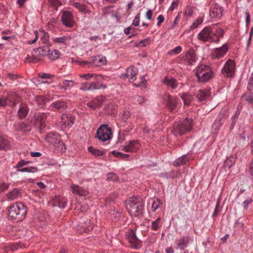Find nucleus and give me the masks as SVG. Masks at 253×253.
Here are the masks:
<instances>
[{
    "instance_id": "nucleus-1",
    "label": "nucleus",
    "mask_w": 253,
    "mask_h": 253,
    "mask_svg": "<svg viewBox=\"0 0 253 253\" xmlns=\"http://www.w3.org/2000/svg\"><path fill=\"white\" fill-rule=\"evenodd\" d=\"M224 32L220 28L214 26L205 27L197 35V39L204 42H210L218 43L221 38L223 37Z\"/></svg>"
},
{
    "instance_id": "nucleus-2",
    "label": "nucleus",
    "mask_w": 253,
    "mask_h": 253,
    "mask_svg": "<svg viewBox=\"0 0 253 253\" xmlns=\"http://www.w3.org/2000/svg\"><path fill=\"white\" fill-rule=\"evenodd\" d=\"M126 209L130 216L136 217L142 214L144 205L138 197H129L126 202Z\"/></svg>"
},
{
    "instance_id": "nucleus-3",
    "label": "nucleus",
    "mask_w": 253,
    "mask_h": 253,
    "mask_svg": "<svg viewBox=\"0 0 253 253\" xmlns=\"http://www.w3.org/2000/svg\"><path fill=\"white\" fill-rule=\"evenodd\" d=\"M192 119L188 118L175 122L173 126L172 132L175 136H182L192 130Z\"/></svg>"
},
{
    "instance_id": "nucleus-4",
    "label": "nucleus",
    "mask_w": 253,
    "mask_h": 253,
    "mask_svg": "<svg viewBox=\"0 0 253 253\" xmlns=\"http://www.w3.org/2000/svg\"><path fill=\"white\" fill-rule=\"evenodd\" d=\"M26 213V207L20 202H17L12 205L10 207L8 211L9 217L18 221L24 219Z\"/></svg>"
},
{
    "instance_id": "nucleus-5",
    "label": "nucleus",
    "mask_w": 253,
    "mask_h": 253,
    "mask_svg": "<svg viewBox=\"0 0 253 253\" xmlns=\"http://www.w3.org/2000/svg\"><path fill=\"white\" fill-rule=\"evenodd\" d=\"M196 76L200 82H205L213 76V72L210 66L203 64H199L196 67Z\"/></svg>"
},
{
    "instance_id": "nucleus-6",
    "label": "nucleus",
    "mask_w": 253,
    "mask_h": 253,
    "mask_svg": "<svg viewBox=\"0 0 253 253\" xmlns=\"http://www.w3.org/2000/svg\"><path fill=\"white\" fill-rule=\"evenodd\" d=\"M179 99L176 96L165 94L162 96V102L170 112H174L179 105Z\"/></svg>"
},
{
    "instance_id": "nucleus-7",
    "label": "nucleus",
    "mask_w": 253,
    "mask_h": 253,
    "mask_svg": "<svg viewBox=\"0 0 253 253\" xmlns=\"http://www.w3.org/2000/svg\"><path fill=\"white\" fill-rule=\"evenodd\" d=\"M111 129L108 125L102 124L97 130L96 137L102 141L111 139Z\"/></svg>"
},
{
    "instance_id": "nucleus-8",
    "label": "nucleus",
    "mask_w": 253,
    "mask_h": 253,
    "mask_svg": "<svg viewBox=\"0 0 253 253\" xmlns=\"http://www.w3.org/2000/svg\"><path fill=\"white\" fill-rule=\"evenodd\" d=\"M47 114L44 113H36L31 120L33 126L39 127L40 129L44 128L46 126Z\"/></svg>"
},
{
    "instance_id": "nucleus-9",
    "label": "nucleus",
    "mask_w": 253,
    "mask_h": 253,
    "mask_svg": "<svg viewBox=\"0 0 253 253\" xmlns=\"http://www.w3.org/2000/svg\"><path fill=\"white\" fill-rule=\"evenodd\" d=\"M179 58L181 61L190 66L193 65L198 59L195 51L193 48H190L184 55H181Z\"/></svg>"
},
{
    "instance_id": "nucleus-10",
    "label": "nucleus",
    "mask_w": 253,
    "mask_h": 253,
    "mask_svg": "<svg viewBox=\"0 0 253 253\" xmlns=\"http://www.w3.org/2000/svg\"><path fill=\"white\" fill-rule=\"evenodd\" d=\"M45 140L50 144L54 145L55 147L60 148L61 151L66 150V146L62 141L58 139L57 134L53 132H49L45 136Z\"/></svg>"
},
{
    "instance_id": "nucleus-11",
    "label": "nucleus",
    "mask_w": 253,
    "mask_h": 253,
    "mask_svg": "<svg viewBox=\"0 0 253 253\" xmlns=\"http://www.w3.org/2000/svg\"><path fill=\"white\" fill-rule=\"evenodd\" d=\"M235 69V63L231 59H228L225 63L221 70L222 74L226 77L232 78L233 77Z\"/></svg>"
},
{
    "instance_id": "nucleus-12",
    "label": "nucleus",
    "mask_w": 253,
    "mask_h": 253,
    "mask_svg": "<svg viewBox=\"0 0 253 253\" xmlns=\"http://www.w3.org/2000/svg\"><path fill=\"white\" fill-rule=\"evenodd\" d=\"M61 19L62 24L67 27L72 28L75 24L73 14L70 11H63Z\"/></svg>"
},
{
    "instance_id": "nucleus-13",
    "label": "nucleus",
    "mask_w": 253,
    "mask_h": 253,
    "mask_svg": "<svg viewBox=\"0 0 253 253\" xmlns=\"http://www.w3.org/2000/svg\"><path fill=\"white\" fill-rule=\"evenodd\" d=\"M126 239L130 246L135 249H139L141 247V241L137 238L133 230H129L126 233Z\"/></svg>"
},
{
    "instance_id": "nucleus-14",
    "label": "nucleus",
    "mask_w": 253,
    "mask_h": 253,
    "mask_svg": "<svg viewBox=\"0 0 253 253\" xmlns=\"http://www.w3.org/2000/svg\"><path fill=\"white\" fill-rule=\"evenodd\" d=\"M34 33L35 34V38L33 41H29L28 42L29 44H33L38 40V38H40V43H44L45 45H48L49 44L50 42L49 40V35L47 33L41 31H40L39 32L37 31H35Z\"/></svg>"
},
{
    "instance_id": "nucleus-15",
    "label": "nucleus",
    "mask_w": 253,
    "mask_h": 253,
    "mask_svg": "<svg viewBox=\"0 0 253 253\" xmlns=\"http://www.w3.org/2000/svg\"><path fill=\"white\" fill-rule=\"evenodd\" d=\"M225 120V117L224 113L221 112L219 113L212 125V132L214 133H217L220 130V127L224 123Z\"/></svg>"
},
{
    "instance_id": "nucleus-16",
    "label": "nucleus",
    "mask_w": 253,
    "mask_h": 253,
    "mask_svg": "<svg viewBox=\"0 0 253 253\" xmlns=\"http://www.w3.org/2000/svg\"><path fill=\"white\" fill-rule=\"evenodd\" d=\"M229 49L227 44H224L221 47L213 48L211 51L213 59H219L223 57Z\"/></svg>"
},
{
    "instance_id": "nucleus-17",
    "label": "nucleus",
    "mask_w": 253,
    "mask_h": 253,
    "mask_svg": "<svg viewBox=\"0 0 253 253\" xmlns=\"http://www.w3.org/2000/svg\"><path fill=\"white\" fill-rule=\"evenodd\" d=\"M138 73V70L134 66H129L127 69L126 73H123L120 76L123 79L127 78L129 82H133L136 80V75Z\"/></svg>"
},
{
    "instance_id": "nucleus-18",
    "label": "nucleus",
    "mask_w": 253,
    "mask_h": 253,
    "mask_svg": "<svg viewBox=\"0 0 253 253\" xmlns=\"http://www.w3.org/2000/svg\"><path fill=\"white\" fill-rule=\"evenodd\" d=\"M223 8L219 4L215 3L210 9V16L211 18L220 19L223 15Z\"/></svg>"
},
{
    "instance_id": "nucleus-19",
    "label": "nucleus",
    "mask_w": 253,
    "mask_h": 253,
    "mask_svg": "<svg viewBox=\"0 0 253 253\" xmlns=\"http://www.w3.org/2000/svg\"><path fill=\"white\" fill-rule=\"evenodd\" d=\"M140 144L137 140L130 141L128 144L122 147L121 150L126 152H136L139 149Z\"/></svg>"
},
{
    "instance_id": "nucleus-20",
    "label": "nucleus",
    "mask_w": 253,
    "mask_h": 253,
    "mask_svg": "<svg viewBox=\"0 0 253 253\" xmlns=\"http://www.w3.org/2000/svg\"><path fill=\"white\" fill-rule=\"evenodd\" d=\"M15 126L17 127V129L18 130L24 132H27L32 130L33 125L31 124V121H25L15 124Z\"/></svg>"
},
{
    "instance_id": "nucleus-21",
    "label": "nucleus",
    "mask_w": 253,
    "mask_h": 253,
    "mask_svg": "<svg viewBox=\"0 0 253 253\" xmlns=\"http://www.w3.org/2000/svg\"><path fill=\"white\" fill-rule=\"evenodd\" d=\"M50 106L56 109L57 111L62 112L67 109V104L65 100L60 99L52 103Z\"/></svg>"
},
{
    "instance_id": "nucleus-22",
    "label": "nucleus",
    "mask_w": 253,
    "mask_h": 253,
    "mask_svg": "<svg viewBox=\"0 0 253 253\" xmlns=\"http://www.w3.org/2000/svg\"><path fill=\"white\" fill-rule=\"evenodd\" d=\"M163 83L167 85L168 88L172 90L176 88L179 84L176 79L173 78H169L168 77H166L164 79Z\"/></svg>"
},
{
    "instance_id": "nucleus-23",
    "label": "nucleus",
    "mask_w": 253,
    "mask_h": 253,
    "mask_svg": "<svg viewBox=\"0 0 253 253\" xmlns=\"http://www.w3.org/2000/svg\"><path fill=\"white\" fill-rule=\"evenodd\" d=\"M194 95L198 99L200 102L206 100L210 96V92L208 89H200L196 91Z\"/></svg>"
},
{
    "instance_id": "nucleus-24",
    "label": "nucleus",
    "mask_w": 253,
    "mask_h": 253,
    "mask_svg": "<svg viewBox=\"0 0 253 253\" xmlns=\"http://www.w3.org/2000/svg\"><path fill=\"white\" fill-rule=\"evenodd\" d=\"M6 100L7 105L9 104L11 107H14L20 101V98L15 93L8 94L7 97L4 98Z\"/></svg>"
},
{
    "instance_id": "nucleus-25",
    "label": "nucleus",
    "mask_w": 253,
    "mask_h": 253,
    "mask_svg": "<svg viewBox=\"0 0 253 253\" xmlns=\"http://www.w3.org/2000/svg\"><path fill=\"white\" fill-rule=\"evenodd\" d=\"M75 118L71 114H63L61 116V123L70 127L74 124Z\"/></svg>"
},
{
    "instance_id": "nucleus-26",
    "label": "nucleus",
    "mask_w": 253,
    "mask_h": 253,
    "mask_svg": "<svg viewBox=\"0 0 253 253\" xmlns=\"http://www.w3.org/2000/svg\"><path fill=\"white\" fill-rule=\"evenodd\" d=\"M71 5L75 6L80 12L84 14L90 15L91 11L88 8L87 6L84 4H82L78 1H73L70 2Z\"/></svg>"
},
{
    "instance_id": "nucleus-27",
    "label": "nucleus",
    "mask_w": 253,
    "mask_h": 253,
    "mask_svg": "<svg viewBox=\"0 0 253 253\" xmlns=\"http://www.w3.org/2000/svg\"><path fill=\"white\" fill-rule=\"evenodd\" d=\"M71 40L72 37L70 35H65L53 39L54 42L58 43L60 45H69Z\"/></svg>"
},
{
    "instance_id": "nucleus-28",
    "label": "nucleus",
    "mask_w": 253,
    "mask_h": 253,
    "mask_svg": "<svg viewBox=\"0 0 253 253\" xmlns=\"http://www.w3.org/2000/svg\"><path fill=\"white\" fill-rule=\"evenodd\" d=\"M92 229V226L90 220H87L84 222H80L77 226V230L80 232H88Z\"/></svg>"
},
{
    "instance_id": "nucleus-29",
    "label": "nucleus",
    "mask_w": 253,
    "mask_h": 253,
    "mask_svg": "<svg viewBox=\"0 0 253 253\" xmlns=\"http://www.w3.org/2000/svg\"><path fill=\"white\" fill-rule=\"evenodd\" d=\"M189 241L190 239L189 237H182L178 240L176 249H179L182 250H184L187 247Z\"/></svg>"
},
{
    "instance_id": "nucleus-30",
    "label": "nucleus",
    "mask_w": 253,
    "mask_h": 253,
    "mask_svg": "<svg viewBox=\"0 0 253 253\" xmlns=\"http://www.w3.org/2000/svg\"><path fill=\"white\" fill-rule=\"evenodd\" d=\"M28 112L29 110L26 105L24 104H20L18 111V115L19 118L21 119L25 118L27 116Z\"/></svg>"
},
{
    "instance_id": "nucleus-31",
    "label": "nucleus",
    "mask_w": 253,
    "mask_h": 253,
    "mask_svg": "<svg viewBox=\"0 0 253 253\" xmlns=\"http://www.w3.org/2000/svg\"><path fill=\"white\" fill-rule=\"evenodd\" d=\"M109 214L112 221H117L121 217L122 212L120 209H114L110 212Z\"/></svg>"
},
{
    "instance_id": "nucleus-32",
    "label": "nucleus",
    "mask_w": 253,
    "mask_h": 253,
    "mask_svg": "<svg viewBox=\"0 0 253 253\" xmlns=\"http://www.w3.org/2000/svg\"><path fill=\"white\" fill-rule=\"evenodd\" d=\"M102 102L103 101L101 98H96L91 101L88 102L86 105L90 109L94 110L96 108L102 105Z\"/></svg>"
},
{
    "instance_id": "nucleus-33",
    "label": "nucleus",
    "mask_w": 253,
    "mask_h": 253,
    "mask_svg": "<svg viewBox=\"0 0 253 253\" xmlns=\"http://www.w3.org/2000/svg\"><path fill=\"white\" fill-rule=\"evenodd\" d=\"M71 188L72 192L79 196H84L86 194V191L78 185L73 184L71 186Z\"/></svg>"
},
{
    "instance_id": "nucleus-34",
    "label": "nucleus",
    "mask_w": 253,
    "mask_h": 253,
    "mask_svg": "<svg viewBox=\"0 0 253 253\" xmlns=\"http://www.w3.org/2000/svg\"><path fill=\"white\" fill-rule=\"evenodd\" d=\"M21 195V191L18 189H14L12 191L6 194L7 198L10 200L16 199L20 197Z\"/></svg>"
},
{
    "instance_id": "nucleus-35",
    "label": "nucleus",
    "mask_w": 253,
    "mask_h": 253,
    "mask_svg": "<svg viewBox=\"0 0 253 253\" xmlns=\"http://www.w3.org/2000/svg\"><path fill=\"white\" fill-rule=\"evenodd\" d=\"M62 83V85H59V88L64 90H67L70 88H72L75 84V82L73 80H65L63 81Z\"/></svg>"
},
{
    "instance_id": "nucleus-36",
    "label": "nucleus",
    "mask_w": 253,
    "mask_h": 253,
    "mask_svg": "<svg viewBox=\"0 0 253 253\" xmlns=\"http://www.w3.org/2000/svg\"><path fill=\"white\" fill-rule=\"evenodd\" d=\"M180 96L185 106H189L193 100V97L188 93L181 94Z\"/></svg>"
},
{
    "instance_id": "nucleus-37",
    "label": "nucleus",
    "mask_w": 253,
    "mask_h": 253,
    "mask_svg": "<svg viewBox=\"0 0 253 253\" xmlns=\"http://www.w3.org/2000/svg\"><path fill=\"white\" fill-rule=\"evenodd\" d=\"M106 61L105 57H101L99 56L94 57L92 60V64L94 66H100L105 64Z\"/></svg>"
},
{
    "instance_id": "nucleus-38",
    "label": "nucleus",
    "mask_w": 253,
    "mask_h": 253,
    "mask_svg": "<svg viewBox=\"0 0 253 253\" xmlns=\"http://www.w3.org/2000/svg\"><path fill=\"white\" fill-rule=\"evenodd\" d=\"M17 169V171L21 172L35 173L38 171V169L35 167H22Z\"/></svg>"
},
{
    "instance_id": "nucleus-39",
    "label": "nucleus",
    "mask_w": 253,
    "mask_h": 253,
    "mask_svg": "<svg viewBox=\"0 0 253 253\" xmlns=\"http://www.w3.org/2000/svg\"><path fill=\"white\" fill-rule=\"evenodd\" d=\"M9 146V142L7 138L0 135V150H6L8 149Z\"/></svg>"
},
{
    "instance_id": "nucleus-40",
    "label": "nucleus",
    "mask_w": 253,
    "mask_h": 253,
    "mask_svg": "<svg viewBox=\"0 0 253 253\" xmlns=\"http://www.w3.org/2000/svg\"><path fill=\"white\" fill-rule=\"evenodd\" d=\"M54 203L60 208H64L67 204V201L64 198L58 196L54 199Z\"/></svg>"
},
{
    "instance_id": "nucleus-41",
    "label": "nucleus",
    "mask_w": 253,
    "mask_h": 253,
    "mask_svg": "<svg viewBox=\"0 0 253 253\" xmlns=\"http://www.w3.org/2000/svg\"><path fill=\"white\" fill-rule=\"evenodd\" d=\"M37 52L39 53L40 55L42 56H45L46 55H48L49 52V48L48 45L43 46L42 47H39L37 50Z\"/></svg>"
},
{
    "instance_id": "nucleus-42",
    "label": "nucleus",
    "mask_w": 253,
    "mask_h": 253,
    "mask_svg": "<svg viewBox=\"0 0 253 253\" xmlns=\"http://www.w3.org/2000/svg\"><path fill=\"white\" fill-rule=\"evenodd\" d=\"M188 161L187 157L185 155L182 156L181 157H179L177 159H176L173 163V165L175 166H180L183 164H186V162Z\"/></svg>"
},
{
    "instance_id": "nucleus-43",
    "label": "nucleus",
    "mask_w": 253,
    "mask_h": 253,
    "mask_svg": "<svg viewBox=\"0 0 253 253\" xmlns=\"http://www.w3.org/2000/svg\"><path fill=\"white\" fill-rule=\"evenodd\" d=\"M90 84V88L91 90H95V89H98L100 88H105L106 86L103 85L102 83L99 81H96L92 82V83Z\"/></svg>"
},
{
    "instance_id": "nucleus-44",
    "label": "nucleus",
    "mask_w": 253,
    "mask_h": 253,
    "mask_svg": "<svg viewBox=\"0 0 253 253\" xmlns=\"http://www.w3.org/2000/svg\"><path fill=\"white\" fill-rule=\"evenodd\" d=\"M35 100L37 105L40 108H43L45 104L46 100L43 96H37Z\"/></svg>"
},
{
    "instance_id": "nucleus-45",
    "label": "nucleus",
    "mask_w": 253,
    "mask_h": 253,
    "mask_svg": "<svg viewBox=\"0 0 253 253\" xmlns=\"http://www.w3.org/2000/svg\"><path fill=\"white\" fill-rule=\"evenodd\" d=\"M88 150L90 153L93 154L95 156H102L104 154L103 151L95 149L92 146L89 147Z\"/></svg>"
},
{
    "instance_id": "nucleus-46",
    "label": "nucleus",
    "mask_w": 253,
    "mask_h": 253,
    "mask_svg": "<svg viewBox=\"0 0 253 253\" xmlns=\"http://www.w3.org/2000/svg\"><path fill=\"white\" fill-rule=\"evenodd\" d=\"M204 19L203 17H198L197 20L194 21L191 25L190 28L191 30H194L198 27L203 22Z\"/></svg>"
},
{
    "instance_id": "nucleus-47",
    "label": "nucleus",
    "mask_w": 253,
    "mask_h": 253,
    "mask_svg": "<svg viewBox=\"0 0 253 253\" xmlns=\"http://www.w3.org/2000/svg\"><path fill=\"white\" fill-rule=\"evenodd\" d=\"M59 51L58 50L54 49L51 51L49 50L48 56L50 59L52 60H55L59 58Z\"/></svg>"
},
{
    "instance_id": "nucleus-48",
    "label": "nucleus",
    "mask_w": 253,
    "mask_h": 253,
    "mask_svg": "<svg viewBox=\"0 0 253 253\" xmlns=\"http://www.w3.org/2000/svg\"><path fill=\"white\" fill-rule=\"evenodd\" d=\"M242 98L249 103L253 104V93L252 92L244 94Z\"/></svg>"
},
{
    "instance_id": "nucleus-49",
    "label": "nucleus",
    "mask_w": 253,
    "mask_h": 253,
    "mask_svg": "<svg viewBox=\"0 0 253 253\" xmlns=\"http://www.w3.org/2000/svg\"><path fill=\"white\" fill-rule=\"evenodd\" d=\"M133 101L135 103L142 105L145 102L146 99L142 96L136 95L133 96Z\"/></svg>"
},
{
    "instance_id": "nucleus-50",
    "label": "nucleus",
    "mask_w": 253,
    "mask_h": 253,
    "mask_svg": "<svg viewBox=\"0 0 253 253\" xmlns=\"http://www.w3.org/2000/svg\"><path fill=\"white\" fill-rule=\"evenodd\" d=\"M162 205V201L157 199L153 202L152 204V210L153 211H155Z\"/></svg>"
},
{
    "instance_id": "nucleus-51",
    "label": "nucleus",
    "mask_w": 253,
    "mask_h": 253,
    "mask_svg": "<svg viewBox=\"0 0 253 253\" xmlns=\"http://www.w3.org/2000/svg\"><path fill=\"white\" fill-rule=\"evenodd\" d=\"M19 77L18 75L15 74L13 73H8L6 74L4 80L5 81L8 80L14 81L17 79Z\"/></svg>"
},
{
    "instance_id": "nucleus-52",
    "label": "nucleus",
    "mask_w": 253,
    "mask_h": 253,
    "mask_svg": "<svg viewBox=\"0 0 253 253\" xmlns=\"http://www.w3.org/2000/svg\"><path fill=\"white\" fill-rule=\"evenodd\" d=\"M238 116H239V114H237V113H236L231 117V118L230 119L231 124H230V130H232L234 128L235 126V124L237 121Z\"/></svg>"
},
{
    "instance_id": "nucleus-53",
    "label": "nucleus",
    "mask_w": 253,
    "mask_h": 253,
    "mask_svg": "<svg viewBox=\"0 0 253 253\" xmlns=\"http://www.w3.org/2000/svg\"><path fill=\"white\" fill-rule=\"evenodd\" d=\"M161 220V218L159 217L157 218L156 220L152 222L151 228L152 230L154 231H157L158 229L160 224Z\"/></svg>"
},
{
    "instance_id": "nucleus-54",
    "label": "nucleus",
    "mask_w": 253,
    "mask_h": 253,
    "mask_svg": "<svg viewBox=\"0 0 253 253\" xmlns=\"http://www.w3.org/2000/svg\"><path fill=\"white\" fill-rule=\"evenodd\" d=\"M48 1L51 6L55 9H57V8L62 4L59 0H48Z\"/></svg>"
},
{
    "instance_id": "nucleus-55",
    "label": "nucleus",
    "mask_w": 253,
    "mask_h": 253,
    "mask_svg": "<svg viewBox=\"0 0 253 253\" xmlns=\"http://www.w3.org/2000/svg\"><path fill=\"white\" fill-rule=\"evenodd\" d=\"M182 49L181 46H177L173 49L169 51V54L170 55L178 54L182 51Z\"/></svg>"
},
{
    "instance_id": "nucleus-56",
    "label": "nucleus",
    "mask_w": 253,
    "mask_h": 253,
    "mask_svg": "<svg viewBox=\"0 0 253 253\" xmlns=\"http://www.w3.org/2000/svg\"><path fill=\"white\" fill-rule=\"evenodd\" d=\"M31 163V162L29 161H25L24 160H22L20 161L17 165L15 166V168L19 169L25 166H26Z\"/></svg>"
},
{
    "instance_id": "nucleus-57",
    "label": "nucleus",
    "mask_w": 253,
    "mask_h": 253,
    "mask_svg": "<svg viewBox=\"0 0 253 253\" xmlns=\"http://www.w3.org/2000/svg\"><path fill=\"white\" fill-rule=\"evenodd\" d=\"M80 89L84 91L91 90L90 84L88 83H83L82 84Z\"/></svg>"
},
{
    "instance_id": "nucleus-58",
    "label": "nucleus",
    "mask_w": 253,
    "mask_h": 253,
    "mask_svg": "<svg viewBox=\"0 0 253 253\" xmlns=\"http://www.w3.org/2000/svg\"><path fill=\"white\" fill-rule=\"evenodd\" d=\"M39 77L42 79H52L53 75L48 73H42L39 74Z\"/></svg>"
},
{
    "instance_id": "nucleus-59",
    "label": "nucleus",
    "mask_w": 253,
    "mask_h": 253,
    "mask_svg": "<svg viewBox=\"0 0 253 253\" xmlns=\"http://www.w3.org/2000/svg\"><path fill=\"white\" fill-rule=\"evenodd\" d=\"M247 88L250 91L252 90L253 89V71L249 79V81L247 86Z\"/></svg>"
},
{
    "instance_id": "nucleus-60",
    "label": "nucleus",
    "mask_w": 253,
    "mask_h": 253,
    "mask_svg": "<svg viewBox=\"0 0 253 253\" xmlns=\"http://www.w3.org/2000/svg\"><path fill=\"white\" fill-rule=\"evenodd\" d=\"M253 200L252 198H248L247 199L243 202V205L245 210H247L249 207V205L253 202Z\"/></svg>"
},
{
    "instance_id": "nucleus-61",
    "label": "nucleus",
    "mask_w": 253,
    "mask_h": 253,
    "mask_svg": "<svg viewBox=\"0 0 253 253\" xmlns=\"http://www.w3.org/2000/svg\"><path fill=\"white\" fill-rule=\"evenodd\" d=\"M117 176L114 173H109L107 175V179L108 180L115 181L117 180Z\"/></svg>"
},
{
    "instance_id": "nucleus-62",
    "label": "nucleus",
    "mask_w": 253,
    "mask_h": 253,
    "mask_svg": "<svg viewBox=\"0 0 253 253\" xmlns=\"http://www.w3.org/2000/svg\"><path fill=\"white\" fill-rule=\"evenodd\" d=\"M130 117V113L128 111H125L122 114L121 119L124 122H126L127 120Z\"/></svg>"
},
{
    "instance_id": "nucleus-63",
    "label": "nucleus",
    "mask_w": 253,
    "mask_h": 253,
    "mask_svg": "<svg viewBox=\"0 0 253 253\" xmlns=\"http://www.w3.org/2000/svg\"><path fill=\"white\" fill-rule=\"evenodd\" d=\"M193 13V10L190 7H187L184 11V14L186 16H191Z\"/></svg>"
},
{
    "instance_id": "nucleus-64",
    "label": "nucleus",
    "mask_w": 253,
    "mask_h": 253,
    "mask_svg": "<svg viewBox=\"0 0 253 253\" xmlns=\"http://www.w3.org/2000/svg\"><path fill=\"white\" fill-rule=\"evenodd\" d=\"M178 0H173L170 6L169 9L173 11L178 6Z\"/></svg>"
}]
</instances>
